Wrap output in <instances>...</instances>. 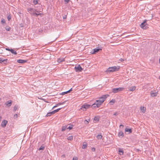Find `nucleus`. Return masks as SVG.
Wrapping results in <instances>:
<instances>
[{
    "label": "nucleus",
    "mask_w": 160,
    "mask_h": 160,
    "mask_svg": "<svg viewBox=\"0 0 160 160\" xmlns=\"http://www.w3.org/2000/svg\"><path fill=\"white\" fill-rule=\"evenodd\" d=\"M36 13H37V14H40V13H39V12H37Z\"/></svg>",
    "instance_id": "nucleus-53"
},
{
    "label": "nucleus",
    "mask_w": 160,
    "mask_h": 160,
    "mask_svg": "<svg viewBox=\"0 0 160 160\" xmlns=\"http://www.w3.org/2000/svg\"><path fill=\"white\" fill-rule=\"evenodd\" d=\"M18 109V106H15L14 108L13 111H15Z\"/></svg>",
    "instance_id": "nucleus-35"
},
{
    "label": "nucleus",
    "mask_w": 160,
    "mask_h": 160,
    "mask_svg": "<svg viewBox=\"0 0 160 160\" xmlns=\"http://www.w3.org/2000/svg\"><path fill=\"white\" fill-rule=\"evenodd\" d=\"M80 109L83 111H85L86 110V108H85V106L84 104L82 105Z\"/></svg>",
    "instance_id": "nucleus-22"
},
{
    "label": "nucleus",
    "mask_w": 160,
    "mask_h": 160,
    "mask_svg": "<svg viewBox=\"0 0 160 160\" xmlns=\"http://www.w3.org/2000/svg\"><path fill=\"white\" fill-rule=\"evenodd\" d=\"M18 117V115L17 114H15L14 115V119H15L16 118H17Z\"/></svg>",
    "instance_id": "nucleus-38"
},
{
    "label": "nucleus",
    "mask_w": 160,
    "mask_h": 160,
    "mask_svg": "<svg viewBox=\"0 0 160 160\" xmlns=\"http://www.w3.org/2000/svg\"><path fill=\"white\" fill-rule=\"evenodd\" d=\"M50 112L51 115H52V114H53L55 113L54 111H52L51 112Z\"/></svg>",
    "instance_id": "nucleus-41"
},
{
    "label": "nucleus",
    "mask_w": 160,
    "mask_h": 160,
    "mask_svg": "<svg viewBox=\"0 0 160 160\" xmlns=\"http://www.w3.org/2000/svg\"><path fill=\"white\" fill-rule=\"evenodd\" d=\"M7 59H3L2 58H0V63H3L5 64L7 63Z\"/></svg>",
    "instance_id": "nucleus-10"
},
{
    "label": "nucleus",
    "mask_w": 160,
    "mask_h": 160,
    "mask_svg": "<svg viewBox=\"0 0 160 160\" xmlns=\"http://www.w3.org/2000/svg\"><path fill=\"white\" fill-rule=\"evenodd\" d=\"M66 129H67V126H63L62 127V131H65Z\"/></svg>",
    "instance_id": "nucleus-23"
},
{
    "label": "nucleus",
    "mask_w": 160,
    "mask_h": 160,
    "mask_svg": "<svg viewBox=\"0 0 160 160\" xmlns=\"http://www.w3.org/2000/svg\"><path fill=\"white\" fill-rule=\"evenodd\" d=\"M88 123H89L88 121H87V120H85L84 121V123L85 124L87 125Z\"/></svg>",
    "instance_id": "nucleus-37"
},
{
    "label": "nucleus",
    "mask_w": 160,
    "mask_h": 160,
    "mask_svg": "<svg viewBox=\"0 0 160 160\" xmlns=\"http://www.w3.org/2000/svg\"><path fill=\"white\" fill-rule=\"evenodd\" d=\"M1 22L2 23H5V22L4 20H2Z\"/></svg>",
    "instance_id": "nucleus-44"
},
{
    "label": "nucleus",
    "mask_w": 160,
    "mask_h": 160,
    "mask_svg": "<svg viewBox=\"0 0 160 160\" xmlns=\"http://www.w3.org/2000/svg\"><path fill=\"white\" fill-rule=\"evenodd\" d=\"M73 138V137L72 136H68L67 138L70 141H72V140Z\"/></svg>",
    "instance_id": "nucleus-25"
},
{
    "label": "nucleus",
    "mask_w": 160,
    "mask_h": 160,
    "mask_svg": "<svg viewBox=\"0 0 160 160\" xmlns=\"http://www.w3.org/2000/svg\"><path fill=\"white\" fill-rule=\"evenodd\" d=\"M120 67L119 66H113L109 67L106 70L107 72H113L118 71L120 69Z\"/></svg>",
    "instance_id": "nucleus-3"
},
{
    "label": "nucleus",
    "mask_w": 160,
    "mask_h": 160,
    "mask_svg": "<svg viewBox=\"0 0 160 160\" xmlns=\"http://www.w3.org/2000/svg\"><path fill=\"white\" fill-rule=\"evenodd\" d=\"M102 50V49L101 48H95L93 49V52L92 53V54H94L98 52H100Z\"/></svg>",
    "instance_id": "nucleus-8"
},
{
    "label": "nucleus",
    "mask_w": 160,
    "mask_h": 160,
    "mask_svg": "<svg viewBox=\"0 0 160 160\" xmlns=\"http://www.w3.org/2000/svg\"><path fill=\"white\" fill-rule=\"evenodd\" d=\"M62 108H58V109H56V110H54V112L55 113L57 112H58L59 110H61V109Z\"/></svg>",
    "instance_id": "nucleus-33"
},
{
    "label": "nucleus",
    "mask_w": 160,
    "mask_h": 160,
    "mask_svg": "<svg viewBox=\"0 0 160 160\" xmlns=\"http://www.w3.org/2000/svg\"><path fill=\"white\" fill-rule=\"evenodd\" d=\"M124 89L123 88H114L112 90V92L114 93H116L122 91Z\"/></svg>",
    "instance_id": "nucleus-5"
},
{
    "label": "nucleus",
    "mask_w": 160,
    "mask_h": 160,
    "mask_svg": "<svg viewBox=\"0 0 160 160\" xmlns=\"http://www.w3.org/2000/svg\"><path fill=\"white\" fill-rule=\"evenodd\" d=\"M1 119H2V117L0 116V121H1Z\"/></svg>",
    "instance_id": "nucleus-51"
},
{
    "label": "nucleus",
    "mask_w": 160,
    "mask_h": 160,
    "mask_svg": "<svg viewBox=\"0 0 160 160\" xmlns=\"http://www.w3.org/2000/svg\"><path fill=\"white\" fill-rule=\"evenodd\" d=\"M118 152L120 155H122L123 154V151L122 149L119 148Z\"/></svg>",
    "instance_id": "nucleus-20"
},
{
    "label": "nucleus",
    "mask_w": 160,
    "mask_h": 160,
    "mask_svg": "<svg viewBox=\"0 0 160 160\" xmlns=\"http://www.w3.org/2000/svg\"><path fill=\"white\" fill-rule=\"evenodd\" d=\"M62 157H65V155H62Z\"/></svg>",
    "instance_id": "nucleus-52"
},
{
    "label": "nucleus",
    "mask_w": 160,
    "mask_h": 160,
    "mask_svg": "<svg viewBox=\"0 0 160 160\" xmlns=\"http://www.w3.org/2000/svg\"><path fill=\"white\" fill-rule=\"evenodd\" d=\"M11 28H6V29L8 31H10V29H11Z\"/></svg>",
    "instance_id": "nucleus-39"
},
{
    "label": "nucleus",
    "mask_w": 160,
    "mask_h": 160,
    "mask_svg": "<svg viewBox=\"0 0 160 160\" xmlns=\"http://www.w3.org/2000/svg\"><path fill=\"white\" fill-rule=\"evenodd\" d=\"M92 150L93 151H95V149L94 148H92Z\"/></svg>",
    "instance_id": "nucleus-46"
},
{
    "label": "nucleus",
    "mask_w": 160,
    "mask_h": 160,
    "mask_svg": "<svg viewBox=\"0 0 160 160\" xmlns=\"http://www.w3.org/2000/svg\"><path fill=\"white\" fill-rule=\"evenodd\" d=\"M118 114V112H116L113 114V115L117 116Z\"/></svg>",
    "instance_id": "nucleus-42"
},
{
    "label": "nucleus",
    "mask_w": 160,
    "mask_h": 160,
    "mask_svg": "<svg viewBox=\"0 0 160 160\" xmlns=\"http://www.w3.org/2000/svg\"><path fill=\"white\" fill-rule=\"evenodd\" d=\"M68 93V91L65 92H62L61 93H60V94H61L62 95H64Z\"/></svg>",
    "instance_id": "nucleus-34"
},
{
    "label": "nucleus",
    "mask_w": 160,
    "mask_h": 160,
    "mask_svg": "<svg viewBox=\"0 0 160 160\" xmlns=\"http://www.w3.org/2000/svg\"><path fill=\"white\" fill-rule=\"evenodd\" d=\"M72 91V88H71L69 90H68V93H69L71 91Z\"/></svg>",
    "instance_id": "nucleus-45"
},
{
    "label": "nucleus",
    "mask_w": 160,
    "mask_h": 160,
    "mask_svg": "<svg viewBox=\"0 0 160 160\" xmlns=\"http://www.w3.org/2000/svg\"><path fill=\"white\" fill-rule=\"evenodd\" d=\"M109 96V95L108 94L104 95L102 96L101 97L99 98V99L96 100L95 103L91 106V107L92 108L99 107L105 101L106 98Z\"/></svg>",
    "instance_id": "nucleus-1"
},
{
    "label": "nucleus",
    "mask_w": 160,
    "mask_h": 160,
    "mask_svg": "<svg viewBox=\"0 0 160 160\" xmlns=\"http://www.w3.org/2000/svg\"><path fill=\"white\" fill-rule=\"evenodd\" d=\"M67 16L66 15H65L63 17V19H66V18Z\"/></svg>",
    "instance_id": "nucleus-47"
},
{
    "label": "nucleus",
    "mask_w": 160,
    "mask_h": 160,
    "mask_svg": "<svg viewBox=\"0 0 160 160\" xmlns=\"http://www.w3.org/2000/svg\"><path fill=\"white\" fill-rule=\"evenodd\" d=\"M6 50L10 51L12 53L14 54L15 55H16L17 54L16 52L12 49H10L9 48H6Z\"/></svg>",
    "instance_id": "nucleus-9"
},
{
    "label": "nucleus",
    "mask_w": 160,
    "mask_h": 160,
    "mask_svg": "<svg viewBox=\"0 0 160 160\" xmlns=\"http://www.w3.org/2000/svg\"><path fill=\"white\" fill-rule=\"evenodd\" d=\"M136 88V87L135 86H133L129 88V90L131 91H133Z\"/></svg>",
    "instance_id": "nucleus-15"
},
{
    "label": "nucleus",
    "mask_w": 160,
    "mask_h": 160,
    "mask_svg": "<svg viewBox=\"0 0 160 160\" xmlns=\"http://www.w3.org/2000/svg\"><path fill=\"white\" fill-rule=\"evenodd\" d=\"M27 11L30 13L31 15L36 16L38 17V15H41V13L37 14L36 12H35V9L32 8H27Z\"/></svg>",
    "instance_id": "nucleus-2"
},
{
    "label": "nucleus",
    "mask_w": 160,
    "mask_h": 160,
    "mask_svg": "<svg viewBox=\"0 0 160 160\" xmlns=\"http://www.w3.org/2000/svg\"><path fill=\"white\" fill-rule=\"evenodd\" d=\"M158 92H151V96L152 97H156L157 96Z\"/></svg>",
    "instance_id": "nucleus-16"
},
{
    "label": "nucleus",
    "mask_w": 160,
    "mask_h": 160,
    "mask_svg": "<svg viewBox=\"0 0 160 160\" xmlns=\"http://www.w3.org/2000/svg\"><path fill=\"white\" fill-rule=\"evenodd\" d=\"M27 61L26 60H24L22 59L18 60L17 62L19 63H23L26 62Z\"/></svg>",
    "instance_id": "nucleus-12"
},
{
    "label": "nucleus",
    "mask_w": 160,
    "mask_h": 160,
    "mask_svg": "<svg viewBox=\"0 0 160 160\" xmlns=\"http://www.w3.org/2000/svg\"><path fill=\"white\" fill-rule=\"evenodd\" d=\"M159 62H160V59H159Z\"/></svg>",
    "instance_id": "nucleus-55"
},
{
    "label": "nucleus",
    "mask_w": 160,
    "mask_h": 160,
    "mask_svg": "<svg viewBox=\"0 0 160 160\" xmlns=\"http://www.w3.org/2000/svg\"><path fill=\"white\" fill-rule=\"evenodd\" d=\"M33 2L35 5H36L38 3V0H33Z\"/></svg>",
    "instance_id": "nucleus-30"
},
{
    "label": "nucleus",
    "mask_w": 160,
    "mask_h": 160,
    "mask_svg": "<svg viewBox=\"0 0 160 160\" xmlns=\"http://www.w3.org/2000/svg\"><path fill=\"white\" fill-rule=\"evenodd\" d=\"M12 103V101L9 100V101H8L6 102L5 103V104L8 107H9L11 105Z\"/></svg>",
    "instance_id": "nucleus-11"
},
{
    "label": "nucleus",
    "mask_w": 160,
    "mask_h": 160,
    "mask_svg": "<svg viewBox=\"0 0 160 160\" xmlns=\"http://www.w3.org/2000/svg\"><path fill=\"white\" fill-rule=\"evenodd\" d=\"M51 115L50 113V112L48 113L46 115V117H48L49 116H51Z\"/></svg>",
    "instance_id": "nucleus-36"
},
{
    "label": "nucleus",
    "mask_w": 160,
    "mask_h": 160,
    "mask_svg": "<svg viewBox=\"0 0 160 160\" xmlns=\"http://www.w3.org/2000/svg\"><path fill=\"white\" fill-rule=\"evenodd\" d=\"M67 129H69V130H71L72 128L73 127V125H70L68 127V125H67Z\"/></svg>",
    "instance_id": "nucleus-24"
},
{
    "label": "nucleus",
    "mask_w": 160,
    "mask_h": 160,
    "mask_svg": "<svg viewBox=\"0 0 160 160\" xmlns=\"http://www.w3.org/2000/svg\"><path fill=\"white\" fill-rule=\"evenodd\" d=\"M69 0H64V2H66V3H67L68 2Z\"/></svg>",
    "instance_id": "nucleus-43"
},
{
    "label": "nucleus",
    "mask_w": 160,
    "mask_h": 160,
    "mask_svg": "<svg viewBox=\"0 0 160 160\" xmlns=\"http://www.w3.org/2000/svg\"><path fill=\"white\" fill-rule=\"evenodd\" d=\"M74 68L76 72H80L82 70V68L79 65H78L77 66H76Z\"/></svg>",
    "instance_id": "nucleus-6"
},
{
    "label": "nucleus",
    "mask_w": 160,
    "mask_h": 160,
    "mask_svg": "<svg viewBox=\"0 0 160 160\" xmlns=\"http://www.w3.org/2000/svg\"><path fill=\"white\" fill-rule=\"evenodd\" d=\"M64 61V59L63 58H58L57 60V62L59 63L62 62Z\"/></svg>",
    "instance_id": "nucleus-14"
},
{
    "label": "nucleus",
    "mask_w": 160,
    "mask_h": 160,
    "mask_svg": "<svg viewBox=\"0 0 160 160\" xmlns=\"http://www.w3.org/2000/svg\"><path fill=\"white\" fill-rule=\"evenodd\" d=\"M125 131L126 132H128L129 133H130L132 132V130L130 128H126L125 129Z\"/></svg>",
    "instance_id": "nucleus-18"
},
{
    "label": "nucleus",
    "mask_w": 160,
    "mask_h": 160,
    "mask_svg": "<svg viewBox=\"0 0 160 160\" xmlns=\"http://www.w3.org/2000/svg\"><path fill=\"white\" fill-rule=\"evenodd\" d=\"M102 138V136L101 135H98L97 136V138L98 139H101Z\"/></svg>",
    "instance_id": "nucleus-28"
},
{
    "label": "nucleus",
    "mask_w": 160,
    "mask_h": 160,
    "mask_svg": "<svg viewBox=\"0 0 160 160\" xmlns=\"http://www.w3.org/2000/svg\"><path fill=\"white\" fill-rule=\"evenodd\" d=\"M123 126H124L123 125H122V124L120 125L119 126L120 128L121 127H123Z\"/></svg>",
    "instance_id": "nucleus-49"
},
{
    "label": "nucleus",
    "mask_w": 160,
    "mask_h": 160,
    "mask_svg": "<svg viewBox=\"0 0 160 160\" xmlns=\"http://www.w3.org/2000/svg\"><path fill=\"white\" fill-rule=\"evenodd\" d=\"M87 144H83V145H82V149H85L87 147Z\"/></svg>",
    "instance_id": "nucleus-29"
},
{
    "label": "nucleus",
    "mask_w": 160,
    "mask_h": 160,
    "mask_svg": "<svg viewBox=\"0 0 160 160\" xmlns=\"http://www.w3.org/2000/svg\"><path fill=\"white\" fill-rule=\"evenodd\" d=\"M35 12H39L40 11H38L37 9H35Z\"/></svg>",
    "instance_id": "nucleus-48"
},
{
    "label": "nucleus",
    "mask_w": 160,
    "mask_h": 160,
    "mask_svg": "<svg viewBox=\"0 0 160 160\" xmlns=\"http://www.w3.org/2000/svg\"><path fill=\"white\" fill-rule=\"evenodd\" d=\"M146 108L143 107H141V111L143 113H144L145 112Z\"/></svg>",
    "instance_id": "nucleus-19"
},
{
    "label": "nucleus",
    "mask_w": 160,
    "mask_h": 160,
    "mask_svg": "<svg viewBox=\"0 0 160 160\" xmlns=\"http://www.w3.org/2000/svg\"><path fill=\"white\" fill-rule=\"evenodd\" d=\"M159 79H160V76L159 77Z\"/></svg>",
    "instance_id": "nucleus-54"
},
{
    "label": "nucleus",
    "mask_w": 160,
    "mask_h": 160,
    "mask_svg": "<svg viewBox=\"0 0 160 160\" xmlns=\"http://www.w3.org/2000/svg\"><path fill=\"white\" fill-rule=\"evenodd\" d=\"M115 102V99H112L109 102V103L111 105H113Z\"/></svg>",
    "instance_id": "nucleus-21"
},
{
    "label": "nucleus",
    "mask_w": 160,
    "mask_h": 160,
    "mask_svg": "<svg viewBox=\"0 0 160 160\" xmlns=\"http://www.w3.org/2000/svg\"><path fill=\"white\" fill-rule=\"evenodd\" d=\"M11 16L10 15H8V17H7V19L8 20V21H10V20L11 19Z\"/></svg>",
    "instance_id": "nucleus-32"
},
{
    "label": "nucleus",
    "mask_w": 160,
    "mask_h": 160,
    "mask_svg": "<svg viewBox=\"0 0 160 160\" xmlns=\"http://www.w3.org/2000/svg\"><path fill=\"white\" fill-rule=\"evenodd\" d=\"M65 102H66V101H65V102H60V103L57 104L55 106H54L52 108V109H53L55 108H56V107H58V106L64 104Z\"/></svg>",
    "instance_id": "nucleus-13"
},
{
    "label": "nucleus",
    "mask_w": 160,
    "mask_h": 160,
    "mask_svg": "<svg viewBox=\"0 0 160 160\" xmlns=\"http://www.w3.org/2000/svg\"><path fill=\"white\" fill-rule=\"evenodd\" d=\"M147 21V20L145 19L144 20V22L141 24L140 26L141 28L144 29H146L148 28V27L146 26L147 25L146 22Z\"/></svg>",
    "instance_id": "nucleus-4"
},
{
    "label": "nucleus",
    "mask_w": 160,
    "mask_h": 160,
    "mask_svg": "<svg viewBox=\"0 0 160 160\" xmlns=\"http://www.w3.org/2000/svg\"><path fill=\"white\" fill-rule=\"evenodd\" d=\"M120 60L122 61H124V59H122L121 58V60Z\"/></svg>",
    "instance_id": "nucleus-50"
},
{
    "label": "nucleus",
    "mask_w": 160,
    "mask_h": 160,
    "mask_svg": "<svg viewBox=\"0 0 160 160\" xmlns=\"http://www.w3.org/2000/svg\"><path fill=\"white\" fill-rule=\"evenodd\" d=\"M78 160V158H77L76 157L73 158V159H72V160Z\"/></svg>",
    "instance_id": "nucleus-40"
},
{
    "label": "nucleus",
    "mask_w": 160,
    "mask_h": 160,
    "mask_svg": "<svg viewBox=\"0 0 160 160\" xmlns=\"http://www.w3.org/2000/svg\"><path fill=\"white\" fill-rule=\"evenodd\" d=\"M8 123V121L6 120H3L1 124V126L2 128H5L7 125V124Z\"/></svg>",
    "instance_id": "nucleus-7"
},
{
    "label": "nucleus",
    "mask_w": 160,
    "mask_h": 160,
    "mask_svg": "<svg viewBox=\"0 0 160 160\" xmlns=\"http://www.w3.org/2000/svg\"><path fill=\"white\" fill-rule=\"evenodd\" d=\"M99 118L98 116H96L94 118V120L97 122H98L99 121Z\"/></svg>",
    "instance_id": "nucleus-26"
},
{
    "label": "nucleus",
    "mask_w": 160,
    "mask_h": 160,
    "mask_svg": "<svg viewBox=\"0 0 160 160\" xmlns=\"http://www.w3.org/2000/svg\"><path fill=\"white\" fill-rule=\"evenodd\" d=\"M84 105L85 106V108H86V109H87L89 108L91 106L90 105L86 104H84Z\"/></svg>",
    "instance_id": "nucleus-27"
},
{
    "label": "nucleus",
    "mask_w": 160,
    "mask_h": 160,
    "mask_svg": "<svg viewBox=\"0 0 160 160\" xmlns=\"http://www.w3.org/2000/svg\"><path fill=\"white\" fill-rule=\"evenodd\" d=\"M118 136L119 137H123L124 136V134H123V132L122 131H120V132H119L118 133Z\"/></svg>",
    "instance_id": "nucleus-17"
},
{
    "label": "nucleus",
    "mask_w": 160,
    "mask_h": 160,
    "mask_svg": "<svg viewBox=\"0 0 160 160\" xmlns=\"http://www.w3.org/2000/svg\"><path fill=\"white\" fill-rule=\"evenodd\" d=\"M45 148V147L44 146H42L39 149V150H43Z\"/></svg>",
    "instance_id": "nucleus-31"
}]
</instances>
